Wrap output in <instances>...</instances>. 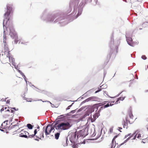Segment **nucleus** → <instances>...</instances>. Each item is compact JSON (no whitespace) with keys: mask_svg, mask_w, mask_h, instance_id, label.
I'll list each match as a JSON object with an SVG mask.
<instances>
[{"mask_svg":"<svg viewBox=\"0 0 148 148\" xmlns=\"http://www.w3.org/2000/svg\"><path fill=\"white\" fill-rule=\"evenodd\" d=\"M12 5L8 4L7 5V11L4 14L5 19L3 22V26H5L9 28L10 30V34L11 37L14 39V42L15 44H17L18 41V38L17 33L14 29L12 23L10 24L9 21L11 18H12Z\"/></svg>","mask_w":148,"mask_h":148,"instance_id":"f257e3e1","label":"nucleus"},{"mask_svg":"<svg viewBox=\"0 0 148 148\" xmlns=\"http://www.w3.org/2000/svg\"><path fill=\"white\" fill-rule=\"evenodd\" d=\"M71 126V125L70 123L67 121H64L58 124L56 123L54 125V127L56 129L60 131L68 129Z\"/></svg>","mask_w":148,"mask_h":148,"instance_id":"f03ea898","label":"nucleus"},{"mask_svg":"<svg viewBox=\"0 0 148 148\" xmlns=\"http://www.w3.org/2000/svg\"><path fill=\"white\" fill-rule=\"evenodd\" d=\"M21 133L19 134V136L20 137H24L26 138H32L34 137L37 132V129H35L34 131V134H29V133L27 132L26 131L24 130H21Z\"/></svg>","mask_w":148,"mask_h":148,"instance_id":"7ed1b4c3","label":"nucleus"},{"mask_svg":"<svg viewBox=\"0 0 148 148\" xmlns=\"http://www.w3.org/2000/svg\"><path fill=\"white\" fill-rule=\"evenodd\" d=\"M130 111L128 113V114L130 119V120H128V118H126L125 119L126 121H125L124 120H123L122 122V124L123 125V127L124 128L125 127V126L127 125L128 123H129L130 124H132L134 122V116L131 111V108H130Z\"/></svg>","mask_w":148,"mask_h":148,"instance_id":"20e7f679","label":"nucleus"},{"mask_svg":"<svg viewBox=\"0 0 148 148\" xmlns=\"http://www.w3.org/2000/svg\"><path fill=\"white\" fill-rule=\"evenodd\" d=\"M136 137L139 139L144 140L147 138V135L145 134L142 132H140V133H137L132 139L134 140L136 139Z\"/></svg>","mask_w":148,"mask_h":148,"instance_id":"39448f33","label":"nucleus"},{"mask_svg":"<svg viewBox=\"0 0 148 148\" xmlns=\"http://www.w3.org/2000/svg\"><path fill=\"white\" fill-rule=\"evenodd\" d=\"M54 125L53 127L50 124L48 125L46 127L45 132L46 135H49L50 134L51 132L53 130L54 131Z\"/></svg>","mask_w":148,"mask_h":148,"instance_id":"423d86ee","label":"nucleus"},{"mask_svg":"<svg viewBox=\"0 0 148 148\" xmlns=\"http://www.w3.org/2000/svg\"><path fill=\"white\" fill-rule=\"evenodd\" d=\"M76 132L71 133L69 134L68 136L69 140L72 143H74L75 141L77 140V137H76Z\"/></svg>","mask_w":148,"mask_h":148,"instance_id":"0eeeda50","label":"nucleus"},{"mask_svg":"<svg viewBox=\"0 0 148 148\" xmlns=\"http://www.w3.org/2000/svg\"><path fill=\"white\" fill-rule=\"evenodd\" d=\"M5 32V31H4L3 35V43L4 46L5 52H8V55H9L10 51H9V49L8 48V46L6 44V39H7V38Z\"/></svg>","mask_w":148,"mask_h":148,"instance_id":"6e6552de","label":"nucleus"},{"mask_svg":"<svg viewBox=\"0 0 148 148\" xmlns=\"http://www.w3.org/2000/svg\"><path fill=\"white\" fill-rule=\"evenodd\" d=\"M7 57L8 58V59L9 60L10 62H11L12 63V64H13L14 63V59L13 58L10 57V54L8 55V56H7V58H5L4 59H2L1 62L2 63H5L8 60Z\"/></svg>","mask_w":148,"mask_h":148,"instance_id":"1a4fd4ad","label":"nucleus"},{"mask_svg":"<svg viewBox=\"0 0 148 148\" xmlns=\"http://www.w3.org/2000/svg\"><path fill=\"white\" fill-rule=\"evenodd\" d=\"M137 132L135 131V132L132 134L131 133H129L127 134L125 136V138H126L127 137L129 136L127 139H126L125 140L124 142L122 143L121 145H123L124 143H126L128 140H129L131 138L132 136H134V135Z\"/></svg>","mask_w":148,"mask_h":148,"instance_id":"9d476101","label":"nucleus"},{"mask_svg":"<svg viewBox=\"0 0 148 148\" xmlns=\"http://www.w3.org/2000/svg\"><path fill=\"white\" fill-rule=\"evenodd\" d=\"M44 131V129L43 132H39L38 133H36L35 135L36 137V139L35 140H38L39 139H41L42 138H44L43 132Z\"/></svg>","mask_w":148,"mask_h":148,"instance_id":"9b49d317","label":"nucleus"},{"mask_svg":"<svg viewBox=\"0 0 148 148\" xmlns=\"http://www.w3.org/2000/svg\"><path fill=\"white\" fill-rule=\"evenodd\" d=\"M87 135V133H85V130H81L78 133L77 136V138H78V137H80L81 136L84 138Z\"/></svg>","mask_w":148,"mask_h":148,"instance_id":"f8f14e48","label":"nucleus"},{"mask_svg":"<svg viewBox=\"0 0 148 148\" xmlns=\"http://www.w3.org/2000/svg\"><path fill=\"white\" fill-rule=\"evenodd\" d=\"M127 42L128 44L132 46H134L137 43V42L136 43H134L132 41V39L131 38H128L127 39Z\"/></svg>","mask_w":148,"mask_h":148,"instance_id":"ddd939ff","label":"nucleus"},{"mask_svg":"<svg viewBox=\"0 0 148 148\" xmlns=\"http://www.w3.org/2000/svg\"><path fill=\"white\" fill-rule=\"evenodd\" d=\"M123 99V98H121V97L119 98L118 99H117L116 101L115 102V101H112L111 102H109V106H112L114 104L116 103H118V102L119 100H123V99Z\"/></svg>","mask_w":148,"mask_h":148,"instance_id":"4468645a","label":"nucleus"},{"mask_svg":"<svg viewBox=\"0 0 148 148\" xmlns=\"http://www.w3.org/2000/svg\"><path fill=\"white\" fill-rule=\"evenodd\" d=\"M27 126L28 128L29 129H32L33 128V126L30 124H28L27 125Z\"/></svg>","mask_w":148,"mask_h":148,"instance_id":"2eb2a0df","label":"nucleus"},{"mask_svg":"<svg viewBox=\"0 0 148 148\" xmlns=\"http://www.w3.org/2000/svg\"><path fill=\"white\" fill-rule=\"evenodd\" d=\"M60 135V133H57L55 134V138L56 139H58L59 138Z\"/></svg>","mask_w":148,"mask_h":148,"instance_id":"dca6fc26","label":"nucleus"},{"mask_svg":"<svg viewBox=\"0 0 148 148\" xmlns=\"http://www.w3.org/2000/svg\"><path fill=\"white\" fill-rule=\"evenodd\" d=\"M115 138H114L112 140V146H111V148H114L115 147V145L113 147V146H114V141L115 140Z\"/></svg>","mask_w":148,"mask_h":148,"instance_id":"f3484780","label":"nucleus"},{"mask_svg":"<svg viewBox=\"0 0 148 148\" xmlns=\"http://www.w3.org/2000/svg\"><path fill=\"white\" fill-rule=\"evenodd\" d=\"M98 114L97 113H96L93 115V118H95V119L98 118Z\"/></svg>","mask_w":148,"mask_h":148,"instance_id":"a211bd4d","label":"nucleus"},{"mask_svg":"<svg viewBox=\"0 0 148 148\" xmlns=\"http://www.w3.org/2000/svg\"><path fill=\"white\" fill-rule=\"evenodd\" d=\"M104 108H106L108 107L109 106V103H108L106 105H104L103 106Z\"/></svg>","mask_w":148,"mask_h":148,"instance_id":"6ab92c4d","label":"nucleus"},{"mask_svg":"<svg viewBox=\"0 0 148 148\" xmlns=\"http://www.w3.org/2000/svg\"><path fill=\"white\" fill-rule=\"evenodd\" d=\"M141 58L143 60H146L147 59V57L145 55H143L141 57Z\"/></svg>","mask_w":148,"mask_h":148,"instance_id":"aec40b11","label":"nucleus"},{"mask_svg":"<svg viewBox=\"0 0 148 148\" xmlns=\"http://www.w3.org/2000/svg\"><path fill=\"white\" fill-rule=\"evenodd\" d=\"M101 89H102V88H99L98 90L95 91V93H97L101 91L102 90Z\"/></svg>","mask_w":148,"mask_h":148,"instance_id":"412c9836","label":"nucleus"},{"mask_svg":"<svg viewBox=\"0 0 148 148\" xmlns=\"http://www.w3.org/2000/svg\"><path fill=\"white\" fill-rule=\"evenodd\" d=\"M113 128L112 127L110 128V133H112L113 132Z\"/></svg>","mask_w":148,"mask_h":148,"instance_id":"4be33fe9","label":"nucleus"},{"mask_svg":"<svg viewBox=\"0 0 148 148\" xmlns=\"http://www.w3.org/2000/svg\"><path fill=\"white\" fill-rule=\"evenodd\" d=\"M95 118H91V121L92 122L94 121H95Z\"/></svg>","mask_w":148,"mask_h":148,"instance_id":"5701e85b","label":"nucleus"},{"mask_svg":"<svg viewBox=\"0 0 148 148\" xmlns=\"http://www.w3.org/2000/svg\"><path fill=\"white\" fill-rule=\"evenodd\" d=\"M72 106V105H71L68 106L67 107V108H66V110H67L69 109L70 108L71 106Z\"/></svg>","mask_w":148,"mask_h":148,"instance_id":"b1692460","label":"nucleus"},{"mask_svg":"<svg viewBox=\"0 0 148 148\" xmlns=\"http://www.w3.org/2000/svg\"><path fill=\"white\" fill-rule=\"evenodd\" d=\"M18 71L22 75H23V74H24L21 71L19 70H18Z\"/></svg>","mask_w":148,"mask_h":148,"instance_id":"393cba45","label":"nucleus"},{"mask_svg":"<svg viewBox=\"0 0 148 148\" xmlns=\"http://www.w3.org/2000/svg\"><path fill=\"white\" fill-rule=\"evenodd\" d=\"M22 75V76H23V78L25 79H25H26V77L23 74V75Z\"/></svg>","mask_w":148,"mask_h":148,"instance_id":"a878e982","label":"nucleus"},{"mask_svg":"<svg viewBox=\"0 0 148 148\" xmlns=\"http://www.w3.org/2000/svg\"><path fill=\"white\" fill-rule=\"evenodd\" d=\"M90 100V98H88L85 100L86 101H88Z\"/></svg>","mask_w":148,"mask_h":148,"instance_id":"bb28decb","label":"nucleus"},{"mask_svg":"<svg viewBox=\"0 0 148 148\" xmlns=\"http://www.w3.org/2000/svg\"><path fill=\"white\" fill-rule=\"evenodd\" d=\"M7 103H9L10 102V100H8L7 101Z\"/></svg>","mask_w":148,"mask_h":148,"instance_id":"cd10ccee","label":"nucleus"},{"mask_svg":"<svg viewBox=\"0 0 148 148\" xmlns=\"http://www.w3.org/2000/svg\"><path fill=\"white\" fill-rule=\"evenodd\" d=\"M12 109H14V110H17L18 109H16L15 108H12Z\"/></svg>","mask_w":148,"mask_h":148,"instance_id":"c85d7f7f","label":"nucleus"},{"mask_svg":"<svg viewBox=\"0 0 148 148\" xmlns=\"http://www.w3.org/2000/svg\"><path fill=\"white\" fill-rule=\"evenodd\" d=\"M4 110V108L3 107L1 110V112H2V111H3Z\"/></svg>","mask_w":148,"mask_h":148,"instance_id":"c756f323","label":"nucleus"},{"mask_svg":"<svg viewBox=\"0 0 148 148\" xmlns=\"http://www.w3.org/2000/svg\"><path fill=\"white\" fill-rule=\"evenodd\" d=\"M27 43V42H24V43H23V42H21V44H24V45H27V44H26V43Z\"/></svg>","mask_w":148,"mask_h":148,"instance_id":"7c9ffc66","label":"nucleus"},{"mask_svg":"<svg viewBox=\"0 0 148 148\" xmlns=\"http://www.w3.org/2000/svg\"><path fill=\"white\" fill-rule=\"evenodd\" d=\"M67 140H68V138H67L66 139V143L67 145L68 144Z\"/></svg>","mask_w":148,"mask_h":148,"instance_id":"2f4dec72","label":"nucleus"},{"mask_svg":"<svg viewBox=\"0 0 148 148\" xmlns=\"http://www.w3.org/2000/svg\"><path fill=\"white\" fill-rule=\"evenodd\" d=\"M37 128L38 129H39V128H40V127H39L38 125V126H37ZM39 130H38V131H39Z\"/></svg>","mask_w":148,"mask_h":148,"instance_id":"473e14b6","label":"nucleus"},{"mask_svg":"<svg viewBox=\"0 0 148 148\" xmlns=\"http://www.w3.org/2000/svg\"><path fill=\"white\" fill-rule=\"evenodd\" d=\"M14 112V110H11V112Z\"/></svg>","mask_w":148,"mask_h":148,"instance_id":"72a5a7b5","label":"nucleus"},{"mask_svg":"<svg viewBox=\"0 0 148 148\" xmlns=\"http://www.w3.org/2000/svg\"><path fill=\"white\" fill-rule=\"evenodd\" d=\"M111 56V54H109V57H110V58Z\"/></svg>","mask_w":148,"mask_h":148,"instance_id":"f704fd0d","label":"nucleus"},{"mask_svg":"<svg viewBox=\"0 0 148 148\" xmlns=\"http://www.w3.org/2000/svg\"><path fill=\"white\" fill-rule=\"evenodd\" d=\"M6 121V122H8V120H7L6 121H5L4 122V123H5Z\"/></svg>","mask_w":148,"mask_h":148,"instance_id":"c9c22d12","label":"nucleus"},{"mask_svg":"<svg viewBox=\"0 0 148 148\" xmlns=\"http://www.w3.org/2000/svg\"><path fill=\"white\" fill-rule=\"evenodd\" d=\"M47 102H49L51 104V103L49 101H47Z\"/></svg>","mask_w":148,"mask_h":148,"instance_id":"e433bc0d","label":"nucleus"},{"mask_svg":"<svg viewBox=\"0 0 148 148\" xmlns=\"http://www.w3.org/2000/svg\"><path fill=\"white\" fill-rule=\"evenodd\" d=\"M6 108H6V107H5V109H6Z\"/></svg>","mask_w":148,"mask_h":148,"instance_id":"4c0bfd02","label":"nucleus"},{"mask_svg":"<svg viewBox=\"0 0 148 148\" xmlns=\"http://www.w3.org/2000/svg\"><path fill=\"white\" fill-rule=\"evenodd\" d=\"M20 78V79H22V78Z\"/></svg>","mask_w":148,"mask_h":148,"instance_id":"58836bf2","label":"nucleus"},{"mask_svg":"<svg viewBox=\"0 0 148 148\" xmlns=\"http://www.w3.org/2000/svg\"><path fill=\"white\" fill-rule=\"evenodd\" d=\"M0 130L1 131H2V130H1L0 129Z\"/></svg>","mask_w":148,"mask_h":148,"instance_id":"ea45409f","label":"nucleus"},{"mask_svg":"<svg viewBox=\"0 0 148 148\" xmlns=\"http://www.w3.org/2000/svg\"><path fill=\"white\" fill-rule=\"evenodd\" d=\"M9 64L10 65H11L10 64Z\"/></svg>","mask_w":148,"mask_h":148,"instance_id":"a19ab883","label":"nucleus"},{"mask_svg":"<svg viewBox=\"0 0 148 148\" xmlns=\"http://www.w3.org/2000/svg\"><path fill=\"white\" fill-rule=\"evenodd\" d=\"M147 67H148V66H147Z\"/></svg>","mask_w":148,"mask_h":148,"instance_id":"79ce46f5","label":"nucleus"}]
</instances>
